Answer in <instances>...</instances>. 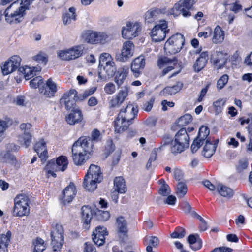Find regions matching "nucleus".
Instances as JSON below:
<instances>
[{"mask_svg": "<svg viewBox=\"0 0 252 252\" xmlns=\"http://www.w3.org/2000/svg\"><path fill=\"white\" fill-rule=\"evenodd\" d=\"M224 39V32L220 27L217 26L214 30L212 42L214 43H220L222 42Z\"/></svg>", "mask_w": 252, "mask_h": 252, "instance_id": "c9c22d12", "label": "nucleus"}, {"mask_svg": "<svg viewBox=\"0 0 252 252\" xmlns=\"http://www.w3.org/2000/svg\"><path fill=\"white\" fill-rule=\"evenodd\" d=\"M18 3L14 2L8 6L4 12L6 21L10 24H18L22 22L23 20V17L25 15V11L29 8L26 5H20L13 12L9 14L8 11L12 7L18 5Z\"/></svg>", "mask_w": 252, "mask_h": 252, "instance_id": "423d86ee", "label": "nucleus"}, {"mask_svg": "<svg viewBox=\"0 0 252 252\" xmlns=\"http://www.w3.org/2000/svg\"><path fill=\"white\" fill-rule=\"evenodd\" d=\"M103 179L102 173L100 167L91 164L86 174L83 182V186L89 191H93L97 188V184Z\"/></svg>", "mask_w": 252, "mask_h": 252, "instance_id": "7ed1b4c3", "label": "nucleus"}, {"mask_svg": "<svg viewBox=\"0 0 252 252\" xmlns=\"http://www.w3.org/2000/svg\"><path fill=\"white\" fill-rule=\"evenodd\" d=\"M8 127V122L6 120L0 119V134H4V132Z\"/></svg>", "mask_w": 252, "mask_h": 252, "instance_id": "338daca9", "label": "nucleus"}, {"mask_svg": "<svg viewBox=\"0 0 252 252\" xmlns=\"http://www.w3.org/2000/svg\"><path fill=\"white\" fill-rule=\"evenodd\" d=\"M185 148H186L182 145V144L176 141L175 139L174 140H172L171 143L170 150L171 153L174 154L182 152L184 151Z\"/></svg>", "mask_w": 252, "mask_h": 252, "instance_id": "79ce46f5", "label": "nucleus"}, {"mask_svg": "<svg viewBox=\"0 0 252 252\" xmlns=\"http://www.w3.org/2000/svg\"><path fill=\"white\" fill-rule=\"evenodd\" d=\"M82 218L84 223L86 224V228L88 229L89 226L88 225L92 218L93 212L91 208L88 206L85 205L82 207Z\"/></svg>", "mask_w": 252, "mask_h": 252, "instance_id": "7c9ffc66", "label": "nucleus"}, {"mask_svg": "<svg viewBox=\"0 0 252 252\" xmlns=\"http://www.w3.org/2000/svg\"><path fill=\"white\" fill-rule=\"evenodd\" d=\"M249 133V143L248 145L247 150L251 152L252 150V124H250L247 127Z\"/></svg>", "mask_w": 252, "mask_h": 252, "instance_id": "69168bd1", "label": "nucleus"}, {"mask_svg": "<svg viewBox=\"0 0 252 252\" xmlns=\"http://www.w3.org/2000/svg\"><path fill=\"white\" fill-rule=\"evenodd\" d=\"M19 71L24 75L26 80H29L34 76L35 68L26 66L20 67Z\"/></svg>", "mask_w": 252, "mask_h": 252, "instance_id": "a19ab883", "label": "nucleus"}, {"mask_svg": "<svg viewBox=\"0 0 252 252\" xmlns=\"http://www.w3.org/2000/svg\"><path fill=\"white\" fill-rule=\"evenodd\" d=\"M211 60L217 69H220L227 62L226 55L222 52L216 51L212 55Z\"/></svg>", "mask_w": 252, "mask_h": 252, "instance_id": "a211bd4d", "label": "nucleus"}, {"mask_svg": "<svg viewBox=\"0 0 252 252\" xmlns=\"http://www.w3.org/2000/svg\"><path fill=\"white\" fill-rule=\"evenodd\" d=\"M217 145V143L212 144L210 142V140H209V139L207 138L206 141L205 145L203 147L202 151L203 156L207 158H209L212 157L216 151Z\"/></svg>", "mask_w": 252, "mask_h": 252, "instance_id": "2f4dec72", "label": "nucleus"}, {"mask_svg": "<svg viewBox=\"0 0 252 252\" xmlns=\"http://www.w3.org/2000/svg\"><path fill=\"white\" fill-rule=\"evenodd\" d=\"M114 189L117 192L124 193L127 190L124 179L122 177H116L114 180Z\"/></svg>", "mask_w": 252, "mask_h": 252, "instance_id": "f704fd0d", "label": "nucleus"}, {"mask_svg": "<svg viewBox=\"0 0 252 252\" xmlns=\"http://www.w3.org/2000/svg\"><path fill=\"white\" fill-rule=\"evenodd\" d=\"M96 44L104 43L108 39V35L105 32H96Z\"/></svg>", "mask_w": 252, "mask_h": 252, "instance_id": "3c124183", "label": "nucleus"}, {"mask_svg": "<svg viewBox=\"0 0 252 252\" xmlns=\"http://www.w3.org/2000/svg\"><path fill=\"white\" fill-rule=\"evenodd\" d=\"M249 163L248 161L246 159H242L239 161L238 164L237 166V170L241 172L247 168Z\"/></svg>", "mask_w": 252, "mask_h": 252, "instance_id": "e2e57ef3", "label": "nucleus"}, {"mask_svg": "<svg viewBox=\"0 0 252 252\" xmlns=\"http://www.w3.org/2000/svg\"><path fill=\"white\" fill-rule=\"evenodd\" d=\"M123 117V113L120 112L114 122L115 131L117 133H122L126 130L130 125L128 122L125 121Z\"/></svg>", "mask_w": 252, "mask_h": 252, "instance_id": "4be33fe9", "label": "nucleus"}, {"mask_svg": "<svg viewBox=\"0 0 252 252\" xmlns=\"http://www.w3.org/2000/svg\"><path fill=\"white\" fill-rule=\"evenodd\" d=\"M158 65L160 68L165 66L162 72V75H165L169 71L176 69V71L170 76V77L178 74L182 69L180 63H178L177 58L173 57L170 59L167 57L161 58L158 61Z\"/></svg>", "mask_w": 252, "mask_h": 252, "instance_id": "6e6552de", "label": "nucleus"}, {"mask_svg": "<svg viewBox=\"0 0 252 252\" xmlns=\"http://www.w3.org/2000/svg\"><path fill=\"white\" fill-rule=\"evenodd\" d=\"M83 120V115L79 108L72 109L71 112L66 117L67 123L70 125L81 122Z\"/></svg>", "mask_w": 252, "mask_h": 252, "instance_id": "b1692460", "label": "nucleus"}, {"mask_svg": "<svg viewBox=\"0 0 252 252\" xmlns=\"http://www.w3.org/2000/svg\"><path fill=\"white\" fill-rule=\"evenodd\" d=\"M108 235L106 229L100 226H97L93 232L92 239L94 242L98 246H102L105 242V236Z\"/></svg>", "mask_w": 252, "mask_h": 252, "instance_id": "f3484780", "label": "nucleus"}, {"mask_svg": "<svg viewBox=\"0 0 252 252\" xmlns=\"http://www.w3.org/2000/svg\"><path fill=\"white\" fill-rule=\"evenodd\" d=\"M14 202L13 216L21 217L29 214L30 201L27 195L25 194L17 195L14 198Z\"/></svg>", "mask_w": 252, "mask_h": 252, "instance_id": "20e7f679", "label": "nucleus"}, {"mask_svg": "<svg viewBox=\"0 0 252 252\" xmlns=\"http://www.w3.org/2000/svg\"><path fill=\"white\" fill-rule=\"evenodd\" d=\"M185 42L184 36L177 33L170 37L165 42L164 49L167 56L175 54L182 49Z\"/></svg>", "mask_w": 252, "mask_h": 252, "instance_id": "39448f33", "label": "nucleus"}, {"mask_svg": "<svg viewBox=\"0 0 252 252\" xmlns=\"http://www.w3.org/2000/svg\"><path fill=\"white\" fill-rule=\"evenodd\" d=\"M148 242L146 250L147 252H155L153 251V247H157L159 244V239L156 236L146 237L144 238V243Z\"/></svg>", "mask_w": 252, "mask_h": 252, "instance_id": "4c0bfd02", "label": "nucleus"}, {"mask_svg": "<svg viewBox=\"0 0 252 252\" xmlns=\"http://www.w3.org/2000/svg\"><path fill=\"white\" fill-rule=\"evenodd\" d=\"M128 93V90L127 88H125L124 89L119 92L116 97L122 103H123L126 98L127 97Z\"/></svg>", "mask_w": 252, "mask_h": 252, "instance_id": "6e6d98bb", "label": "nucleus"}, {"mask_svg": "<svg viewBox=\"0 0 252 252\" xmlns=\"http://www.w3.org/2000/svg\"><path fill=\"white\" fill-rule=\"evenodd\" d=\"M183 84L181 82H177L176 84L172 87H166L160 93V95L167 96L175 94L180 91L182 88Z\"/></svg>", "mask_w": 252, "mask_h": 252, "instance_id": "c85d7f7f", "label": "nucleus"}, {"mask_svg": "<svg viewBox=\"0 0 252 252\" xmlns=\"http://www.w3.org/2000/svg\"><path fill=\"white\" fill-rule=\"evenodd\" d=\"M104 91L107 94H112L116 91L115 85L113 83H108L104 87Z\"/></svg>", "mask_w": 252, "mask_h": 252, "instance_id": "0e129e2a", "label": "nucleus"}, {"mask_svg": "<svg viewBox=\"0 0 252 252\" xmlns=\"http://www.w3.org/2000/svg\"><path fill=\"white\" fill-rule=\"evenodd\" d=\"M217 189L220 194L224 197L231 198L234 194L232 189L222 184H218L217 186Z\"/></svg>", "mask_w": 252, "mask_h": 252, "instance_id": "e433bc0d", "label": "nucleus"}, {"mask_svg": "<svg viewBox=\"0 0 252 252\" xmlns=\"http://www.w3.org/2000/svg\"><path fill=\"white\" fill-rule=\"evenodd\" d=\"M170 235L173 238H182L185 236V230L184 228L178 227Z\"/></svg>", "mask_w": 252, "mask_h": 252, "instance_id": "603ef678", "label": "nucleus"}, {"mask_svg": "<svg viewBox=\"0 0 252 252\" xmlns=\"http://www.w3.org/2000/svg\"><path fill=\"white\" fill-rule=\"evenodd\" d=\"M43 79L41 76H39L34 78L30 81V85L31 88H37L43 84Z\"/></svg>", "mask_w": 252, "mask_h": 252, "instance_id": "864d4df0", "label": "nucleus"}, {"mask_svg": "<svg viewBox=\"0 0 252 252\" xmlns=\"http://www.w3.org/2000/svg\"><path fill=\"white\" fill-rule=\"evenodd\" d=\"M174 139L186 148L189 147V138L185 128L180 129L175 135Z\"/></svg>", "mask_w": 252, "mask_h": 252, "instance_id": "cd10ccee", "label": "nucleus"}, {"mask_svg": "<svg viewBox=\"0 0 252 252\" xmlns=\"http://www.w3.org/2000/svg\"><path fill=\"white\" fill-rule=\"evenodd\" d=\"M77 97V91L74 89L70 90L65 93L60 99L61 105H64L67 110L75 109L76 107L75 98Z\"/></svg>", "mask_w": 252, "mask_h": 252, "instance_id": "2eb2a0df", "label": "nucleus"}, {"mask_svg": "<svg viewBox=\"0 0 252 252\" xmlns=\"http://www.w3.org/2000/svg\"><path fill=\"white\" fill-rule=\"evenodd\" d=\"M120 112L123 113V116L125 121L130 124L131 121L135 118L138 113L137 107H134L132 104L128 105L123 111L121 110Z\"/></svg>", "mask_w": 252, "mask_h": 252, "instance_id": "393cba45", "label": "nucleus"}, {"mask_svg": "<svg viewBox=\"0 0 252 252\" xmlns=\"http://www.w3.org/2000/svg\"><path fill=\"white\" fill-rule=\"evenodd\" d=\"M39 91L45 97H52L57 91L56 84L51 79H49L47 81L45 86L39 88Z\"/></svg>", "mask_w": 252, "mask_h": 252, "instance_id": "aec40b11", "label": "nucleus"}, {"mask_svg": "<svg viewBox=\"0 0 252 252\" xmlns=\"http://www.w3.org/2000/svg\"><path fill=\"white\" fill-rule=\"evenodd\" d=\"M117 227L118 232L120 234L125 235L127 232L126 222L123 217H119L117 219Z\"/></svg>", "mask_w": 252, "mask_h": 252, "instance_id": "ea45409f", "label": "nucleus"}, {"mask_svg": "<svg viewBox=\"0 0 252 252\" xmlns=\"http://www.w3.org/2000/svg\"><path fill=\"white\" fill-rule=\"evenodd\" d=\"M98 77L100 80L106 81L116 72V66L113 59L108 53H102L99 57Z\"/></svg>", "mask_w": 252, "mask_h": 252, "instance_id": "f03ea898", "label": "nucleus"}, {"mask_svg": "<svg viewBox=\"0 0 252 252\" xmlns=\"http://www.w3.org/2000/svg\"><path fill=\"white\" fill-rule=\"evenodd\" d=\"M51 245L54 252H58L62 248L64 241L63 235H55L51 233Z\"/></svg>", "mask_w": 252, "mask_h": 252, "instance_id": "473e14b6", "label": "nucleus"}, {"mask_svg": "<svg viewBox=\"0 0 252 252\" xmlns=\"http://www.w3.org/2000/svg\"><path fill=\"white\" fill-rule=\"evenodd\" d=\"M163 182L164 183L162 185H161L159 192L161 195L166 196L170 193V189L169 186L165 184L164 181H163Z\"/></svg>", "mask_w": 252, "mask_h": 252, "instance_id": "052dcab7", "label": "nucleus"}, {"mask_svg": "<svg viewBox=\"0 0 252 252\" xmlns=\"http://www.w3.org/2000/svg\"><path fill=\"white\" fill-rule=\"evenodd\" d=\"M21 62V58L17 55L11 57L8 60L6 61L1 66V70L4 75H8L17 69L20 68Z\"/></svg>", "mask_w": 252, "mask_h": 252, "instance_id": "4468645a", "label": "nucleus"}, {"mask_svg": "<svg viewBox=\"0 0 252 252\" xmlns=\"http://www.w3.org/2000/svg\"><path fill=\"white\" fill-rule=\"evenodd\" d=\"M21 135L19 137V142L22 146L26 148L29 147L32 140V125L29 123H22L19 126Z\"/></svg>", "mask_w": 252, "mask_h": 252, "instance_id": "1a4fd4ad", "label": "nucleus"}, {"mask_svg": "<svg viewBox=\"0 0 252 252\" xmlns=\"http://www.w3.org/2000/svg\"><path fill=\"white\" fill-rule=\"evenodd\" d=\"M167 23L165 20L160 21L158 24L156 25L151 30V36L153 40L155 42H160L164 39L166 34L168 32Z\"/></svg>", "mask_w": 252, "mask_h": 252, "instance_id": "9d476101", "label": "nucleus"}, {"mask_svg": "<svg viewBox=\"0 0 252 252\" xmlns=\"http://www.w3.org/2000/svg\"><path fill=\"white\" fill-rule=\"evenodd\" d=\"M34 246L33 252H42L46 248L43 240L37 238L33 241Z\"/></svg>", "mask_w": 252, "mask_h": 252, "instance_id": "c03bdc74", "label": "nucleus"}, {"mask_svg": "<svg viewBox=\"0 0 252 252\" xmlns=\"http://www.w3.org/2000/svg\"><path fill=\"white\" fill-rule=\"evenodd\" d=\"M225 102L226 101L223 99H220L214 102L213 107L217 114L220 113L222 111Z\"/></svg>", "mask_w": 252, "mask_h": 252, "instance_id": "de8ad7c7", "label": "nucleus"}, {"mask_svg": "<svg viewBox=\"0 0 252 252\" xmlns=\"http://www.w3.org/2000/svg\"><path fill=\"white\" fill-rule=\"evenodd\" d=\"M197 0H182L175 3L169 11V14L176 17L182 14L183 16L187 17L191 15L189 10L197 2Z\"/></svg>", "mask_w": 252, "mask_h": 252, "instance_id": "0eeeda50", "label": "nucleus"}, {"mask_svg": "<svg viewBox=\"0 0 252 252\" xmlns=\"http://www.w3.org/2000/svg\"><path fill=\"white\" fill-rule=\"evenodd\" d=\"M228 81V76L223 75L217 81V87L219 90L222 89L227 84Z\"/></svg>", "mask_w": 252, "mask_h": 252, "instance_id": "5fc2aeb1", "label": "nucleus"}, {"mask_svg": "<svg viewBox=\"0 0 252 252\" xmlns=\"http://www.w3.org/2000/svg\"><path fill=\"white\" fill-rule=\"evenodd\" d=\"M192 118L191 115L187 114L181 117L177 121L178 125L180 126H185L192 121Z\"/></svg>", "mask_w": 252, "mask_h": 252, "instance_id": "09e8293b", "label": "nucleus"}, {"mask_svg": "<svg viewBox=\"0 0 252 252\" xmlns=\"http://www.w3.org/2000/svg\"><path fill=\"white\" fill-rule=\"evenodd\" d=\"M187 192V187L185 183L179 182L176 189V193L178 197L182 198L186 194Z\"/></svg>", "mask_w": 252, "mask_h": 252, "instance_id": "a18cd8bd", "label": "nucleus"}, {"mask_svg": "<svg viewBox=\"0 0 252 252\" xmlns=\"http://www.w3.org/2000/svg\"><path fill=\"white\" fill-rule=\"evenodd\" d=\"M203 142L199 140V139L196 138L191 146V149L192 153L196 152L198 149L202 145Z\"/></svg>", "mask_w": 252, "mask_h": 252, "instance_id": "680f3d73", "label": "nucleus"}, {"mask_svg": "<svg viewBox=\"0 0 252 252\" xmlns=\"http://www.w3.org/2000/svg\"><path fill=\"white\" fill-rule=\"evenodd\" d=\"M96 32L88 30L84 32L81 37L87 43L90 44H96Z\"/></svg>", "mask_w": 252, "mask_h": 252, "instance_id": "58836bf2", "label": "nucleus"}, {"mask_svg": "<svg viewBox=\"0 0 252 252\" xmlns=\"http://www.w3.org/2000/svg\"><path fill=\"white\" fill-rule=\"evenodd\" d=\"M207 62L205 61V60H201L198 58L193 66L195 71L199 72L202 68H203L206 65Z\"/></svg>", "mask_w": 252, "mask_h": 252, "instance_id": "4d7b16f0", "label": "nucleus"}, {"mask_svg": "<svg viewBox=\"0 0 252 252\" xmlns=\"http://www.w3.org/2000/svg\"><path fill=\"white\" fill-rule=\"evenodd\" d=\"M165 12L164 8H151L145 13V20L148 23H153L158 18L160 14L164 13Z\"/></svg>", "mask_w": 252, "mask_h": 252, "instance_id": "412c9836", "label": "nucleus"}, {"mask_svg": "<svg viewBox=\"0 0 252 252\" xmlns=\"http://www.w3.org/2000/svg\"><path fill=\"white\" fill-rule=\"evenodd\" d=\"M34 149L42 161H46L48 157L46 143L43 140H41L35 143Z\"/></svg>", "mask_w": 252, "mask_h": 252, "instance_id": "a878e982", "label": "nucleus"}, {"mask_svg": "<svg viewBox=\"0 0 252 252\" xmlns=\"http://www.w3.org/2000/svg\"><path fill=\"white\" fill-rule=\"evenodd\" d=\"M129 72V67L124 66L120 68L115 73V82L118 86H121L126 79Z\"/></svg>", "mask_w": 252, "mask_h": 252, "instance_id": "bb28decb", "label": "nucleus"}, {"mask_svg": "<svg viewBox=\"0 0 252 252\" xmlns=\"http://www.w3.org/2000/svg\"><path fill=\"white\" fill-rule=\"evenodd\" d=\"M224 5L225 6H228V8L235 13L238 12L242 9V6L237 2L228 4L225 2Z\"/></svg>", "mask_w": 252, "mask_h": 252, "instance_id": "bf43d9fd", "label": "nucleus"}, {"mask_svg": "<svg viewBox=\"0 0 252 252\" xmlns=\"http://www.w3.org/2000/svg\"><path fill=\"white\" fill-rule=\"evenodd\" d=\"M34 60L38 62L44 63L45 64L48 62V57L47 55L43 52H40L36 56L33 57Z\"/></svg>", "mask_w": 252, "mask_h": 252, "instance_id": "13d9d810", "label": "nucleus"}, {"mask_svg": "<svg viewBox=\"0 0 252 252\" xmlns=\"http://www.w3.org/2000/svg\"><path fill=\"white\" fill-rule=\"evenodd\" d=\"M145 65V59L142 56L136 58L132 61L131 64V70L135 77L139 75L141 72L140 70L144 68Z\"/></svg>", "mask_w": 252, "mask_h": 252, "instance_id": "5701e85b", "label": "nucleus"}, {"mask_svg": "<svg viewBox=\"0 0 252 252\" xmlns=\"http://www.w3.org/2000/svg\"><path fill=\"white\" fill-rule=\"evenodd\" d=\"M68 160L65 156H61L56 161L52 160L47 163V167L51 168L55 171H64L67 168Z\"/></svg>", "mask_w": 252, "mask_h": 252, "instance_id": "dca6fc26", "label": "nucleus"}, {"mask_svg": "<svg viewBox=\"0 0 252 252\" xmlns=\"http://www.w3.org/2000/svg\"><path fill=\"white\" fill-rule=\"evenodd\" d=\"M11 232L8 231L6 233L0 235V252H8V247L10 242Z\"/></svg>", "mask_w": 252, "mask_h": 252, "instance_id": "c756f323", "label": "nucleus"}, {"mask_svg": "<svg viewBox=\"0 0 252 252\" xmlns=\"http://www.w3.org/2000/svg\"><path fill=\"white\" fill-rule=\"evenodd\" d=\"M209 133V129L207 126H203L199 128L198 136L196 138L203 142L205 139L207 140Z\"/></svg>", "mask_w": 252, "mask_h": 252, "instance_id": "49530a36", "label": "nucleus"}, {"mask_svg": "<svg viewBox=\"0 0 252 252\" xmlns=\"http://www.w3.org/2000/svg\"><path fill=\"white\" fill-rule=\"evenodd\" d=\"M95 214L98 220L101 221H106L108 220L110 217V214L108 211H104L96 209Z\"/></svg>", "mask_w": 252, "mask_h": 252, "instance_id": "8fccbe9b", "label": "nucleus"}, {"mask_svg": "<svg viewBox=\"0 0 252 252\" xmlns=\"http://www.w3.org/2000/svg\"><path fill=\"white\" fill-rule=\"evenodd\" d=\"M69 13H66L63 15L62 19L64 25H67L70 24L72 20H76V9L74 7H70L68 9Z\"/></svg>", "mask_w": 252, "mask_h": 252, "instance_id": "72a5a7b5", "label": "nucleus"}, {"mask_svg": "<svg viewBox=\"0 0 252 252\" xmlns=\"http://www.w3.org/2000/svg\"><path fill=\"white\" fill-rule=\"evenodd\" d=\"M141 28L139 23L128 22L126 23V26L122 29V37L126 39H132L137 36Z\"/></svg>", "mask_w": 252, "mask_h": 252, "instance_id": "ddd939ff", "label": "nucleus"}, {"mask_svg": "<svg viewBox=\"0 0 252 252\" xmlns=\"http://www.w3.org/2000/svg\"><path fill=\"white\" fill-rule=\"evenodd\" d=\"M134 51L133 43L130 41H125L123 44L121 53L116 54L115 59L119 62H126L133 56Z\"/></svg>", "mask_w": 252, "mask_h": 252, "instance_id": "9b49d317", "label": "nucleus"}, {"mask_svg": "<svg viewBox=\"0 0 252 252\" xmlns=\"http://www.w3.org/2000/svg\"><path fill=\"white\" fill-rule=\"evenodd\" d=\"M93 144L87 139L80 137L72 147V157L75 165H81L89 158L88 154L92 151Z\"/></svg>", "mask_w": 252, "mask_h": 252, "instance_id": "f257e3e1", "label": "nucleus"}, {"mask_svg": "<svg viewBox=\"0 0 252 252\" xmlns=\"http://www.w3.org/2000/svg\"><path fill=\"white\" fill-rule=\"evenodd\" d=\"M76 189L74 185L71 183L63 190L62 199L64 204L69 203L72 201L76 194Z\"/></svg>", "mask_w": 252, "mask_h": 252, "instance_id": "6ab92c4d", "label": "nucleus"}, {"mask_svg": "<svg viewBox=\"0 0 252 252\" xmlns=\"http://www.w3.org/2000/svg\"><path fill=\"white\" fill-rule=\"evenodd\" d=\"M83 49L82 45L75 46L66 50L60 51L58 55L63 60H74L82 55Z\"/></svg>", "mask_w": 252, "mask_h": 252, "instance_id": "f8f14e48", "label": "nucleus"}, {"mask_svg": "<svg viewBox=\"0 0 252 252\" xmlns=\"http://www.w3.org/2000/svg\"><path fill=\"white\" fill-rule=\"evenodd\" d=\"M84 138L85 139H87L88 141L93 144V147L94 146V143L100 141L101 140L100 131L97 129H94L92 131L91 137Z\"/></svg>", "mask_w": 252, "mask_h": 252, "instance_id": "37998d69", "label": "nucleus"}, {"mask_svg": "<svg viewBox=\"0 0 252 252\" xmlns=\"http://www.w3.org/2000/svg\"><path fill=\"white\" fill-rule=\"evenodd\" d=\"M63 227L61 225L57 224L51 233L55 235H63Z\"/></svg>", "mask_w": 252, "mask_h": 252, "instance_id": "774afa93", "label": "nucleus"}]
</instances>
